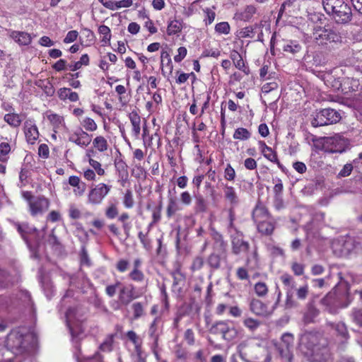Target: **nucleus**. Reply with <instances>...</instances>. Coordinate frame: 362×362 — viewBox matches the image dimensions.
Instances as JSON below:
<instances>
[{
	"mask_svg": "<svg viewBox=\"0 0 362 362\" xmlns=\"http://www.w3.org/2000/svg\"><path fill=\"white\" fill-rule=\"evenodd\" d=\"M48 120L55 128H59L60 126L64 124V119L62 116H60L55 113H51L47 116Z\"/></svg>",
	"mask_w": 362,
	"mask_h": 362,
	"instance_id": "48",
	"label": "nucleus"
},
{
	"mask_svg": "<svg viewBox=\"0 0 362 362\" xmlns=\"http://www.w3.org/2000/svg\"><path fill=\"white\" fill-rule=\"evenodd\" d=\"M263 156L271 162L276 163L280 168H282V165L278 159L276 153L271 147L270 151H267Z\"/></svg>",
	"mask_w": 362,
	"mask_h": 362,
	"instance_id": "57",
	"label": "nucleus"
},
{
	"mask_svg": "<svg viewBox=\"0 0 362 362\" xmlns=\"http://www.w3.org/2000/svg\"><path fill=\"white\" fill-rule=\"evenodd\" d=\"M182 29V22L178 20H173L168 22L167 33L168 35H173L181 32Z\"/></svg>",
	"mask_w": 362,
	"mask_h": 362,
	"instance_id": "39",
	"label": "nucleus"
},
{
	"mask_svg": "<svg viewBox=\"0 0 362 362\" xmlns=\"http://www.w3.org/2000/svg\"><path fill=\"white\" fill-rule=\"evenodd\" d=\"M115 166L118 174L119 181L121 182L122 186H124L129 177L128 166L122 158L121 155L115 158Z\"/></svg>",
	"mask_w": 362,
	"mask_h": 362,
	"instance_id": "21",
	"label": "nucleus"
},
{
	"mask_svg": "<svg viewBox=\"0 0 362 362\" xmlns=\"http://www.w3.org/2000/svg\"><path fill=\"white\" fill-rule=\"evenodd\" d=\"M121 286L122 283L119 281H117L114 284L107 286L105 288L106 294L110 298L113 297L116 294L117 289L120 288Z\"/></svg>",
	"mask_w": 362,
	"mask_h": 362,
	"instance_id": "62",
	"label": "nucleus"
},
{
	"mask_svg": "<svg viewBox=\"0 0 362 362\" xmlns=\"http://www.w3.org/2000/svg\"><path fill=\"white\" fill-rule=\"evenodd\" d=\"M334 252L340 256H347L351 253L362 251V241L359 238L344 237L332 243Z\"/></svg>",
	"mask_w": 362,
	"mask_h": 362,
	"instance_id": "4",
	"label": "nucleus"
},
{
	"mask_svg": "<svg viewBox=\"0 0 362 362\" xmlns=\"http://www.w3.org/2000/svg\"><path fill=\"white\" fill-rule=\"evenodd\" d=\"M194 211L196 213H204L207 211L208 204L202 194L197 193L194 194Z\"/></svg>",
	"mask_w": 362,
	"mask_h": 362,
	"instance_id": "36",
	"label": "nucleus"
},
{
	"mask_svg": "<svg viewBox=\"0 0 362 362\" xmlns=\"http://www.w3.org/2000/svg\"><path fill=\"white\" fill-rule=\"evenodd\" d=\"M117 334H107L99 346V351L103 353H110L114 349L115 338Z\"/></svg>",
	"mask_w": 362,
	"mask_h": 362,
	"instance_id": "33",
	"label": "nucleus"
},
{
	"mask_svg": "<svg viewBox=\"0 0 362 362\" xmlns=\"http://www.w3.org/2000/svg\"><path fill=\"white\" fill-rule=\"evenodd\" d=\"M320 303L325 306V310L332 314L337 313L338 308L341 307L337 294L332 291L322 298Z\"/></svg>",
	"mask_w": 362,
	"mask_h": 362,
	"instance_id": "18",
	"label": "nucleus"
},
{
	"mask_svg": "<svg viewBox=\"0 0 362 362\" xmlns=\"http://www.w3.org/2000/svg\"><path fill=\"white\" fill-rule=\"evenodd\" d=\"M323 8L337 24L346 25L351 22L352 9L346 0H322Z\"/></svg>",
	"mask_w": 362,
	"mask_h": 362,
	"instance_id": "1",
	"label": "nucleus"
},
{
	"mask_svg": "<svg viewBox=\"0 0 362 362\" xmlns=\"http://www.w3.org/2000/svg\"><path fill=\"white\" fill-rule=\"evenodd\" d=\"M213 334H221L226 341H232L238 335L237 329L230 326L228 321H218L211 326L209 329Z\"/></svg>",
	"mask_w": 362,
	"mask_h": 362,
	"instance_id": "8",
	"label": "nucleus"
},
{
	"mask_svg": "<svg viewBox=\"0 0 362 362\" xmlns=\"http://www.w3.org/2000/svg\"><path fill=\"white\" fill-rule=\"evenodd\" d=\"M119 214L117 204L115 203H110L108 206L105 209V214L109 219H114Z\"/></svg>",
	"mask_w": 362,
	"mask_h": 362,
	"instance_id": "53",
	"label": "nucleus"
},
{
	"mask_svg": "<svg viewBox=\"0 0 362 362\" xmlns=\"http://www.w3.org/2000/svg\"><path fill=\"white\" fill-rule=\"evenodd\" d=\"M28 337L27 334L21 333L18 330H12L6 337V346L7 349L16 355L23 354L27 350Z\"/></svg>",
	"mask_w": 362,
	"mask_h": 362,
	"instance_id": "6",
	"label": "nucleus"
},
{
	"mask_svg": "<svg viewBox=\"0 0 362 362\" xmlns=\"http://www.w3.org/2000/svg\"><path fill=\"white\" fill-rule=\"evenodd\" d=\"M256 12V8L252 5L247 6L243 12L237 14L238 18L240 21H248Z\"/></svg>",
	"mask_w": 362,
	"mask_h": 362,
	"instance_id": "41",
	"label": "nucleus"
},
{
	"mask_svg": "<svg viewBox=\"0 0 362 362\" xmlns=\"http://www.w3.org/2000/svg\"><path fill=\"white\" fill-rule=\"evenodd\" d=\"M81 124L86 129V130L90 132L95 131L98 128L95 121L90 117H86L81 122Z\"/></svg>",
	"mask_w": 362,
	"mask_h": 362,
	"instance_id": "59",
	"label": "nucleus"
},
{
	"mask_svg": "<svg viewBox=\"0 0 362 362\" xmlns=\"http://www.w3.org/2000/svg\"><path fill=\"white\" fill-rule=\"evenodd\" d=\"M111 185L99 183L90 189L88 194V204L99 205L111 189Z\"/></svg>",
	"mask_w": 362,
	"mask_h": 362,
	"instance_id": "9",
	"label": "nucleus"
},
{
	"mask_svg": "<svg viewBox=\"0 0 362 362\" xmlns=\"http://www.w3.org/2000/svg\"><path fill=\"white\" fill-rule=\"evenodd\" d=\"M93 145L100 152H104L107 150L108 144L107 139L103 136H96L93 141Z\"/></svg>",
	"mask_w": 362,
	"mask_h": 362,
	"instance_id": "42",
	"label": "nucleus"
},
{
	"mask_svg": "<svg viewBox=\"0 0 362 362\" xmlns=\"http://www.w3.org/2000/svg\"><path fill=\"white\" fill-rule=\"evenodd\" d=\"M243 325L250 332H255L262 324L261 320L250 317H245L243 320Z\"/></svg>",
	"mask_w": 362,
	"mask_h": 362,
	"instance_id": "38",
	"label": "nucleus"
},
{
	"mask_svg": "<svg viewBox=\"0 0 362 362\" xmlns=\"http://www.w3.org/2000/svg\"><path fill=\"white\" fill-rule=\"evenodd\" d=\"M341 119V114L339 111L333 108H324L317 111L313 120L311 124L314 127L329 125L339 122Z\"/></svg>",
	"mask_w": 362,
	"mask_h": 362,
	"instance_id": "7",
	"label": "nucleus"
},
{
	"mask_svg": "<svg viewBox=\"0 0 362 362\" xmlns=\"http://www.w3.org/2000/svg\"><path fill=\"white\" fill-rule=\"evenodd\" d=\"M129 119L133 127L134 135L138 136L141 132V117L137 111L134 110L129 114Z\"/></svg>",
	"mask_w": 362,
	"mask_h": 362,
	"instance_id": "34",
	"label": "nucleus"
},
{
	"mask_svg": "<svg viewBox=\"0 0 362 362\" xmlns=\"http://www.w3.org/2000/svg\"><path fill=\"white\" fill-rule=\"evenodd\" d=\"M82 232L83 233V237L79 238L80 241L81 243H83V245L81 246V252H80L81 263L82 264L89 265L90 264V259L88 257V251H87L86 247V244L88 240V233L84 230H82Z\"/></svg>",
	"mask_w": 362,
	"mask_h": 362,
	"instance_id": "31",
	"label": "nucleus"
},
{
	"mask_svg": "<svg viewBox=\"0 0 362 362\" xmlns=\"http://www.w3.org/2000/svg\"><path fill=\"white\" fill-rule=\"evenodd\" d=\"M69 140L79 146L84 147L88 146L91 142V136L81 129L71 135Z\"/></svg>",
	"mask_w": 362,
	"mask_h": 362,
	"instance_id": "24",
	"label": "nucleus"
},
{
	"mask_svg": "<svg viewBox=\"0 0 362 362\" xmlns=\"http://www.w3.org/2000/svg\"><path fill=\"white\" fill-rule=\"evenodd\" d=\"M98 33L103 35L102 42L105 44H110L111 39L110 29L105 25H101L98 28Z\"/></svg>",
	"mask_w": 362,
	"mask_h": 362,
	"instance_id": "47",
	"label": "nucleus"
},
{
	"mask_svg": "<svg viewBox=\"0 0 362 362\" xmlns=\"http://www.w3.org/2000/svg\"><path fill=\"white\" fill-rule=\"evenodd\" d=\"M30 243H25L30 251L32 252V257H38V248L42 242V237L40 231L36 228L34 233H32L30 237Z\"/></svg>",
	"mask_w": 362,
	"mask_h": 362,
	"instance_id": "25",
	"label": "nucleus"
},
{
	"mask_svg": "<svg viewBox=\"0 0 362 362\" xmlns=\"http://www.w3.org/2000/svg\"><path fill=\"white\" fill-rule=\"evenodd\" d=\"M255 291L259 297L265 296L268 293V287L264 282H257L255 285Z\"/></svg>",
	"mask_w": 362,
	"mask_h": 362,
	"instance_id": "56",
	"label": "nucleus"
},
{
	"mask_svg": "<svg viewBox=\"0 0 362 362\" xmlns=\"http://www.w3.org/2000/svg\"><path fill=\"white\" fill-rule=\"evenodd\" d=\"M319 313V310L315 306L314 300H310L307 304V310L303 315L304 322L306 324L314 322Z\"/></svg>",
	"mask_w": 362,
	"mask_h": 362,
	"instance_id": "28",
	"label": "nucleus"
},
{
	"mask_svg": "<svg viewBox=\"0 0 362 362\" xmlns=\"http://www.w3.org/2000/svg\"><path fill=\"white\" fill-rule=\"evenodd\" d=\"M133 310V317L134 320H137L145 314L144 305L141 302L134 303L132 305Z\"/></svg>",
	"mask_w": 362,
	"mask_h": 362,
	"instance_id": "50",
	"label": "nucleus"
},
{
	"mask_svg": "<svg viewBox=\"0 0 362 362\" xmlns=\"http://www.w3.org/2000/svg\"><path fill=\"white\" fill-rule=\"evenodd\" d=\"M249 310L255 315L259 317H267L269 315L266 304L257 298H252L249 303Z\"/></svg>",
	"mask_w": 362,
	"mask_h": 362,
	"instance_id": "22",
	"label": "nucleus"
},
{
	"mask_svg": "<svg viewBox=\"0 0 362 362\" xmlns=\"http://www.w3.org/2000/svg\"><path fill=\"white\" fill-rule=\"evenodd\" d=\"M129 278L134 281L141 282L144 279V273L139 269H133L129 274Z\"/></svg>",
	"mask_w": 362,
	"mask_h": 362,
	"instance_id": "63",
	"label": "nucleus"
},
{
	"mask_svg": "<svg viewBox=\"0 0 362 362\" xmlns=\"http://www.w3.org/2000/svg\"><path fill=\"white\" fill-rule=\"evenodd\" d=\"M307 355L309 357L310 362H328L332 358L328 341L325 344L315 348V349L308 353Z\"/></svg>",
	"mask_w": 362,
	"mask_h": 362,
	"instance_id": "11",
	"label": "nucleus"
},
{
	"mask_svg": "<svg viewBox=\"0 0 362 362\" xmlns=\"http://www.w3.org/2000/svg\"><path fill=\"white\" fill-rule=\"evenodd\" d=\"M320 140V148L326 153H342L345 150L343 140L339 136L323 137Z\"/></svg>",
	"mask_w": 362,
	"mask_h": 362,
	"instance_id": "10",
	"label": "nucleus"
},
{
	"mask_svg": "<svg viewBox=\"0 0 362 362\" xmlns=\"http://www.w3.org/2000/svg\"><path fill=\"white\" fill-rule=\"evenodd\" d=\"M252 217L259 233L263 235H271L273 233L276 223L261 201H257Z\"/></svg>",
	"mask_w": 362,
	"mask_h": 362,
	"instance_id": "3",
	"label": "nucleus"
},
{
	"mask_svg": "<svg viewBox=\"0 0 362 362\" xmlns=\"http://www.w3.org/2000/svg\"><path fill=\"white\" fill-rule=\"evenodd\" d=\"M215 30L221 34H228L230 32V25L227 22L218 23L215 26Z\"/></svg>",
	"mask_w": 362,
	"mask_h": 362,
	"instance_id": "64",
	"label": "nucleus"
},
{
	"mask_svg": "<svg viewBox=\"0 0 362 362\" xmlns=\"http://www.w3.org/2000/svg\"><path fill=\"white\" fill-rule=\"evenodd\" d=\"M231 240L232 252L238 255L247 252L250 249V244L244 240V235L241 231H237L230 235Z\"/></svg>",
	"mask_w": 362,
	"mask_h": 362,
	"instance_id": "12",
	"label": "nucleus"
},
{
	"mask_svg": "<svg viewBox=\"0 0 362 362\" xmlns=\"http://www.w3.org/2000/svg\"><path fill=\"white\" fill-rule=\"evenodd\" d=\"M11 151V146L9 144L3 142L0 144V161L5 163L8 160L7 155Z\"/></svg>",
	"mask_w": 362,
	"mask_h": 362,
	"instance_id": "54",
	"label": "nucleus"
},
{
	"mask_svg": "<svg viewBox=\"0 0 362 362\" xmlns=\"http://www.w3.org/2000/svg\"><path fill=\"white\" fill-rule=\"evenodd\" d=\"M293 341H294V338H293V334L287 332V333H284L281 336V341L279 343L283 344L284 346H290V347L293 348Z\"/></svg>",
	"mask_w": 362,
	"mask_h": 362,
	"instance_id": "60",
	"label": "nucleus"
},
{
	"mask_svg": "<svg viewBox=\"0 0 362 362\" xmlns=\"http://www.w3.org/2000/svg\"><path fill=\"white\" fill-rule=\"evenodd\" d=\"M57 95L61 100H69L71 102H76L79 99L78 93L72 91L69 88H59Z\"/></svg>",
	"mask_w": 362,
	"mask_h": 362,
	"instance_id": "30",
	"label": "nucleus"
},
{
	"mask_svg": "<svg viewBox=\"0 0 362 362\" xmlns=\"http://www.w3.org/2000/svg\"><path fill=\"white\" fill-rule=\"evenodd\" d=\"M24 133L28 144H33L39 137V132L35 120L28 119L24 122Z\"/></svg>",
	"mask_w": 362,
	"mask_h": 362,
	"instance_id": "19",
	"label": "nucleus"
},
{
	"mask_svg": "<svg viewBox=\"0 0 362 362\" xmlns=\"http://www.w3.org/2000/svg\"><path fill=\"white\" fill-rule=\"evenodd\" d=\"M75 314V309L69 308L66 312V325L69 327V332L73 339L79 337L80 334L83 332L81 325L78 323H72V318Z\"/></svg>",
	"mask_w": 362,
	"mask_h": 362,
	"instance_id": "20",
	"label": "nucleus"
},
{
	"mask_svg": "<svg viewBox=\"0 0 362 362\" xmlns=\"http://www.w3.org/2000/svg\"><path fill=\"white\" fill-rule=\"evenodd\" d=\"M149 336L153 339L154 344L156 345H157L159 334L158 332L157 320H154L150 326Z\"/></svg>",
	"mask_w": 362,
	"mask_h": 362,
	"instance_id": "58",
	"label": "nucleus"
},
{
	"mask_svg": "<svg viewBox=\"0 0 362 362\" xmlns=\"http://www.w3.org/2000/svg\"><path fill=\"white\" fill-rule=\"evenodd\" d=\"M263 25L262 23L259 24H255L254 26H250L244 28L241 30L240 34L243 37H254L256 29L260 28Z\"/></svg>",
	"mask_w": 362,
	"mask_h": 362,
	"instance_id": "46",
	"label": "nucleus"
},
{
	"mask_svg": "<svg viewBox=\"0 0 362 362\" xmlns=\"http://www.w3.org/2000/svg\"><path fill=\"white\" fill-rule=\"evenodd\" d=\"M9 37L19 45H28L32 42L30 35L26 32L11 30Z\"/></svg>",
	"mask_w": 362,
	"mask_h": 362,
	"instance_id": "27",
	"label": "nucleus"
},
{
	"mask_svg": "<svg viewBox=\"0 0 362 362\" xmlns=\"http://www.w3.org/2000/svg\"><path fill=\"white\" fill-rule=\"evenodd\" d=\"M127 338L134 344L136 352H141L139 338L135 332L130 330L127 333Z\"/></svg>",
	"mask_w": 362,
	"mask_h": 362,
	"instance_id": "52",
	"label": "nucleus"
},
{
	"mask_svg": "<svg viewBox=\"0 0 362 362\" xmlns=\"http://www.w3.org/2000/svg\"><path fill=\"white\" fill-rule=\"evenodd\" d=\"M135 295V287L133 284L121 286L119 292L118 299L122 305H128L134 299L136 298Z\"/></svg>",
	"mask_w": 362,
	"mask_h": 362,
	"instance_id": "17",
	"label": "nucleus"
},
{
	"mask_svg": "<svg viewBox=\"0 0 362 362\" xmlns=\"http://www.w3.org/2000/svg\"><path fill=\"white\" fill-rule=\"evenodd\" d=\"M14 226L25 243H29L30 235L35 231L36 228L26 222H16Z\"/></svg>",
	"mask_w": 362,
	"mask_h": 362,
	"instance_id": "23",
	"label": "nucleus"
},
{
	"mask_svg": "<svg viewBox=\"0 0 362 362\" xmlns=\"http://www.w3.org/2000/svg\"><path fill=\"white\" fill-rule=\"evenodd\" d=\"M223 192L225 199L230 203L231 207L239 204V199L233 187L225 185Z\"/></svg>",
	"mask_w": 362,
	"mask_h": 362,
	"instance_id": "29",
	"label": "nucleus"
},
{
	"mask_svg": "<svg viewBox=\"0 0 362 362\" xmlns=\"http://www.w3.org/2000/svg\"><path fill=\"white\" fill-rule=\"evenodd\" d=\"M302 49L301 45L297 42L294 40L288 41L286 45L283 47V50L286 52H290L293 54L299 52Z\"/></svg>",
	"mask_w": 362,
	"mask_h": 362,
	"instance_id": "44",
	"label": "nucleus"
},
{
	"mask_svg": "<svg viewBox=\"0 0 362 362\" xmlns=\"http://www.w3.org/2000/svg\"><path fill=\"white\" fill-rule=\"evenodd\" d=\"M152 226L151 223L148 226V231L146 233H144L142 231H139L138 233V238L142 244L144 249L149 251L152 248L151 240L148 238V232L150 230V228Z\"/></svg>",
	"mask_w": 362,
	"mask_h": 362,
	"instance_id": "43",
	"label": "nucleus"
},
{
	"mask_svg": "<svg viewBox=\"0 0 362 362\" xmlns=\"http://www.w3.org/2000/svg\"><path fill=\"white\" fill-rule=\"evenodd\" d=\"M233 136L235 139L245 141L250 138L251 133L245 128L239 127L235 130Z\"/></svg>",
	"mask_w": 362,
	"mask_h": 362,
	"instance_id": "45",
	"label": "nucleus"
},
{
	"mask_svg": "<svg viewBox=\"0 0 362 362\" xmlns=\"http://www.w3.org/2000/svg\"><path fill=\"white\" fill-rule=\"evenodd\" d=\"M172 276L173 278V286L174 287L180 285L185 281V276L179 268L176 269L175 271L172 272Z\"/></svg>",
	"mask_w": 362,
	"mask_h": 362,
	"instance_id": "51",
	"label": "nucleus"
},
{
	"mask_svg": "<svg viewBox=\"0 0 362 362\" xmlns=\"http://www.w3.org/2000/svg\"><path fill=\"white\" fill-rule=\"evenodd\" d=\"M49 206V201L43 196L36 197L30 203V211L32 216H36L46 211Z\"/></svg>",
	"mask_w": 362,
	"mask_h": 362,
	"instance_id": "14",
	"label": "nucleus"
},
{
	"mask_svg": "<svg viewBox=\"0 0 362 362\" xmlns=\"http://www.w3.org/2000/svg\"><path fill=\"white\" fill-rule=\"evenodd\" d=\"M4 120L12 127H18L21 126L22 119L18 114L16 113H8L4 117Z\"/></svg>",
	"mask_w": 362,
	"mask_h": 362,
	"instance_id": "37",
	"label": "nucleus"
},
{
	"mask_svg": "<svg viewBox=\"0 0 362 362\" xmlns=\"http://www.w3.org/2000/svg\"><path fill=\"white\" fill-rule=\"evenodd\" d=\"M204 264V258L201 256H197L194 258L190 267L192 272L200 270Z\"/></svg>",
	"mask_w": 362,
	"mask_h": 362,
	"instance_id": "61",
	"label": "nucleus"
},
{
	"mask_svg": "<svg viewBox=\"0 0 362 362\" xmlns=\"http://www.w3.org/2000/svg\"><path fill=\"white\" fill-rule=\"evenodd\" d=\"M280 279L284 285L286 292L293 293L296 288V282L290 274H284L281 276Z\"/></svg>",
	"mask_w": 362,
	"mask_h": 362,
	"instance_id": "40",
	"label": "nucleus"
},
{
	"mask_svg": "<svg viewBox=\"0 0 362 362\" xmlns=\"http://www.w3.org/2000/svg\"><path fill=\"white\" fill-rule=\"evenodd\" d=\"M327 339L320 332L311 330L303 332L299 339V344L302 349H306L305 354L327 343Z\"/></svg>",
	"mask_w": 362,
	"mask_h": 362,
	"instance_id": "5",
	"label": "nucleus"
},
{
	"mask_svg": "<svg viewBox=\"0 0 362 362\" xmlns=\"http://www.w3.org/2000/svg\"><path fill=\"white\" fill-rule=\"evenodd\" d=\"M123 204L127 209H131L134 206V201L133 198V194L130 189H127L124 193Z\"/></svg>",
	"mask_w": 362,
	"mask_h": 362,
	"instance_id": "55",
	"label": "nucleus"
},
{
	"mask_svg": "<svg viewBox=\"0 0 362 362\" xmlns=\"http://www.w3.org/2000/svg\"><path fill=\"white\" fill-rule=\"evenodd\" d=\"M226 252L214 251L208 256L206 264L212 271L218 270L221 268L223 262H226Z\"/></svg>",
	"mask_w": 362,
	"mask_h": 362,
	"instance_id": "16",
	"label": "nucleus"
},
{
	"mask_svg": "<svg viewBox=\"0 0 362 362\" xmlns=\"http://www.w3.org/2000/svg\"><path fill=\"white\" fill-rule=\"evenodd\" d=\"M179 210L180 208L176 200L174 198H170L166 209L168 218H171Z\"/></svg>",
	"mask_w": 362,
	"mask_h": 362,
	"instance_id": "49",
	"label": "nucleus"
},
{
	"mask_svg": "<svg viewBox=\"0 0 362 362\" xmlns=\"http://www.w3.org/2000/svg\"><path fill=\"white\" fill-rule=\"evenodd\" d=\"M211 236L214 240L213 250L226 252L227 243L224 240L223 235L216 229L211 228Z\"/></svg>",
	"mask_w": 362,
	"mask_h": 362,
	"instance_id": "26",
	"label": "nucleus"
},
{
	"mask_svg": "<svg viewBox=\"0 0 362 362\" xmlns=\"http://www.w3.org/2000/svg\"><path fill=\"white\" fill-rule=\"evenodd\" d=\"M327 325L334 331L336 337L338 338L339 343L343 345L346 344L349 339V334L347 327L344 322H328Z\"/></svg>",
	"mask_w": 362,
	"mask_h": 362,
	"instance_id": "15",
	"label": "nucleus"
},
{
	"mask_svg": "<svg viewBox=\"0 0 362 362\" xmlns=\"http://www.w3.org/2000/svg\"><path fill=\"white\" fill-rule=\"evenodd\" d=\"M275 348L284 360H285L286 362H292L293 356V348L284 346L279 342L275 344Z\"/></svg>",
	"mask_w": 362,
	"mask_h": 362,
	"instance_id": "35",
	"label": "nucleus"
},
{
	"mask_svg": "<svg viewBox=\"0 0 362 362\" xmlns=\"http://www.w3.org/2000/svg\"><path fill=\"white\" fill-rule=\"evenodd\" d=\"M249 362H269L270 357L267 349L260 344H255L248 348Z\"/></svg>",
	"mask_w": 362,
	"mask_h": 362,
	"instance_id": "13",
	"label": "nucleus"
},
{
	"mask_svg": "<svg viewBox=\"0 0 362 362\" xmlns=\"http://www.w3.org/2000/svg\"><path fill=\"white\" fill-rule=\"evenodd\" d=\"M311 37L313 42L319 46L341 44L343 39L339 29L332 23L314 26Z\"/></svg>",
	"mask_w": 362,
	"mask_h": 362,
	"instance_id": "2",
	"label": "nucleus"
},
{
	"mask_svg": "<svg viewBox=\"0 0 362 362\" xmlns=\"http://www.w3.org/2000/svg\"><path fill=\"white\" fill-rule=\"evenodd\" d=\"M13 285L11 273L5 268L0 267V291L6 289Z\"/></svg>",
	"mask_w": 362,
	"mask_h": 362,
	"instance_id": "32",
	"label": "nucleus"
}]
</instances>
